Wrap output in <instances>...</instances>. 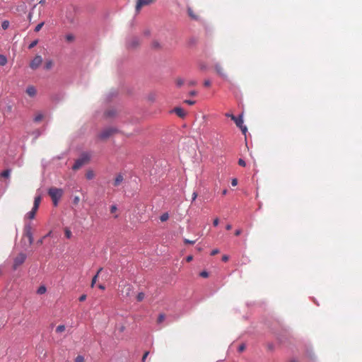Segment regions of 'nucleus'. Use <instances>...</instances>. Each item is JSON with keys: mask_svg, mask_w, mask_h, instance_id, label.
<instances>
[{"mask_svg": "<svg viewBox=\"0 0 362 362\" xmlns=\"http://www.w3.org/2000/svg\"><path fill=\"white\" fill-rule=\"evenodd\" d=\"M63 190L60 188L51 187L48 190V194L50 196L54 205L56 206L58 204L59 200L63 195Z\"/></svg>", "mask_w": 362, "mask_h": 362, "instance_id": "obj_1", "label": "nucleus"}, {"mask_svg": "<svg viewBox=\"0 0 362 362\" xmlns=\"http://www.w3.org/2000/svg\"><path fill=\"white\" fill-rule=\"evenodd\" d=\"M90 160V156L86 154V153H84L81 156V158H79L78 159H77L73 167H72V169L74 170H77L78 169H80L83 165H85L86 163H87Z\"/></svg>", "mask_w": 362, "mask_h": 362, "instance_id": "obj_2", "label": "nucleus"}, {"mask_svg": "<svg viewBox=\"0 0 362 362\" xmlns=\"http://www.w3.org/2000/svg\"><path fill=\"white\" fill-rule=\"evenodd\" d=\"M117 132V129L114 127H108L103 129L99 134V138L103 140L107 139Z\"/></svg>", "mask_w": 362, "mask_h": 362, "instance_id": "obj_3", "label": "nucleus"}, {"mask_svg": "<svg viewBox=\"0 0 362 362\" xmlns=\"http://www.w3.org/2000/svg\"><path fill=\"white\" fill-rule=\"evenodd\" d=\"M25 259H26V255L23 252L19 253L13 259V269L16 270L20 266H21L25 262Z\"/></svg>", "mask_w": 362, "mask_h": 362, "instance_id": "obj_4", "label": "nucleus"}, {"mask_svg": "<svg viewBox=\"0 0 362 362\" xmlns=\"http://www.w3.org/2000/svg\"><path fill=\"white\" fill-rule=\"evenodd\" d=\"M23 235L28 238L29 245H31L33 243V235L32 226L30 223L25 226L23 230Z\"/></svg>", "mask_w": 362, "mask_h": 362, "instance_id": "obj_5", "label": "nucleus"}, {"mask_svg": "<svg viewBox=\"0 0 362 362\" xmlns=\"http://www.w3.org/2000/svg\"><path fill=\"white\" fill-rule=\"evenodd\" d=\"M231 119L233 120L238 127H239L243 133H245L247 131V127L245 126H243V119L242 117V115H240L239 117H235L233 115H231Z\"/></svg>", "mask_w": 362, "mask_h": 362, "instance_id": "obj_6", "label": "nucleus"}, {"mask_svg": "<svg viewBox=\"0 0 362 362\" xmlns=\"http://www.w3.org/2000/svg\"><path fill=\"white\" fill-rule=\"evenodd\" d=\"M156 0H137L135 8L136 11L139 13L144 6L151 5L156 2Z\"/></svg>", "mask_w": 362, "mask_h": 362, "instance_id": "obj_7", "label": "nucleus"}, {"mask_svg": "<svg viewBox=\"0 0 362 362\" xmlns=\"http://www.w3.org/2000/svg\"><path fill=\"white\" fill-rule=\"evenodd\" d=\"M42 63V58L40 55H36L35 58L30 62V67L35 70L37 69Z\"/></svg>", "mask_w": 362, "mask_h": 362, "instance_id": "obj_8", "label": "nucleus"}, {"mask_svg": "<svg viewBox=\"0 0 362 362\" xmlns=\"http://www.w3.org/2000/svg\"><path fill=\"white\" fill-rule=\"evenodd\" d=\"M214 68L217 74H218L219 76H221V77H226V74L224 71V69L223 68V66H221V64L219 63H216L214 66Z\"/></svg>", "mask_w": 362, "mask_h": 362, "instance_id": "obj_9", "label": "nucleus"}, {"mask_svg": "<svg viewBox=\"0 0 362 362\" xmlns=\"http://www.w3.org/2000/svg\"><path fill=\"white\" fill-rule=\"evenodd\" d=\"M173 112L179 117H181V118H184L185 117V115H186L185 111L182 107H175L174 110H173Z\"/></svg>", "mask_w": 362, "mask_h": 362, "instance_id": "obj_10", "label": "nucleus"}, {"mask_svg": "<svg viewBox=\"0 0 362 362\" xmlns=\"http://www.w3.org/2000/svg\"><path fill=\"white\" fill-rule=\"evenodd\" d=\"M26 93L30 97H34L37 93V90L33 86H30L26 89Z\"/></svg>", "mask_w": 362, "mask_h": 362, "instance_id": "obj_11", "label": "nucleus"}, {"mask_svg": "<svg viewBox=\"0 0 362 362\" xmlns=\"http://www.w3.org/2000/svg\"><path fill=\"white\" fill-rule=\"evenodd\" d=\"M124 180V177L121 174H119L116 176L115 179L113 182V185L115 187H118Z\"/></svg>", "mask_w": 362, "mask_h": 362, "instance_id": "obj_12", "label": "nucleus"}, {"mask_svg": "<svg viewBox=\"0 0 362 362\" xmlns=\"http://www.w3.org/2000/svg\"><path fill=\"white\" fill-rule=\"evenodd\" d=\"M44 117H45V115L42 112H36V114L33 118V121L37 123L40 122L43 119Z\"/></svg>", "mask_w": 362, "mask_h": 362, "instance_id": "obj_13", "label": "nucleus"}, {"mask_svg": "<svg viewBox=\"0 0 362 362\" xmlns=\"http://www.w3.org/2000/svg\"><path fill=\"white\" fill-rule=\"evenodd\" d=\"M41 197L39 195V196H37L35 197V199H34V203H33V209L35 210H37L38 208H39V206L40 204V202H41Z\"/></svg>", "mask_w": 362, "mask_h": 362, "instance_id": "obj_14", "label": "nucleus"}, {"mask_svg": "<svg viewBox=\"0 0 362 362\" xmlns=\"http://www.w3.org/2000/svg\"><path fill=\"white\" fill-rule=\"evenodd\" d=\"M11 173V169H6L0 173V176L4 178H8Z\"/></svg>", "mask_w": 362, "mask_h": 362, "instance_id": "obj_15", "label": "nucleus"}, {"mask_svg": "<svg viewBox=\"0 0 362 362\" xmlns=\"http://www.w3.org/2000/svg\"><path fill=\"white\" fill-rule=\"evenodd\" d=\"M138 45H139V40L138 38L136 37H134L133 38L131 42H129V46L132 47H136Z\"/></svg>", "mask_w": 362, "mask_h": 362, "instance_id": "obj_16", "label": "nucleus"}, {"mask_svg": "<svg viewBox=\"0 0 362 362\" xmlns=\"http://www.w3.org/2000/svg\"><path fill=\"white\" fill-rule=\"evenodd\" d=\"M94 177H95V173H94V172H93V170H88V171L86 172V179H88V180H92V179H93V178H94Z\"/></svg>", "mask_w": 362, "mask_h": 362, "instance_id": "obj_17", "label": "nucleus"}, {"mask_svg": "<svg viewBox=\"0 0 362 362\" xmlns=\"http://www.w3.org/2000/svg\"><path fill=\"white\" fill-rule=\"evenodd\" d=\"M37 210H35L33 208L27 214V217L30 219H33L35 216Z\"/></svg>", "mask_w": 362, "mask_h": 362, "instance_id": "obj_18", "label": "nucleus"}, {"mask_svg": "<svg viewBox=\"0 0 362 362\" xmlns=\"http://www.w3.org/2000/svg\"><path fill=\"white\" fill-rule=\"evenodd\" d=\"M52 66H53V62L52 60H48L45 62L44 67L46 70H49L52 68Z\"/></svg>", "mask_w": 362, "mask_h": 362, "instance_id": "obj_19", "label": "nucleus"}, {"mask_svg": "<svg viewBox=\"0 0 362 362\" xmlns=\"http://www.w3.org/2000/svg\"><path fill=\"white\" fill-rule=\"evenodd\" d=\"M7 63V58L2 54H0V66H4Z\"/></svg>", "mask_w": 362, "mask_h": 362, "instance_id": "obj_20", "label": "nucleus"}, {"mask_svg": "<svg viewBox=\"0 0 362 362\" xmlns=\"http://www.w3.org/2000/svg\"><path fill=\"white\" fill-rule=\"evenodd\" d=\"M169 218V215L168 213H164L160 217V220L162 221V222H164V221H166Z\"/></svg>", "mask_w": 362, "mask_h": 362, "instance_id": "obj_21", "label": "nucleus"}, {"mask_svg": "<svg viewBox=\"0 0 362 362\" xmlns=\"http://www.w3.org/2000/svg\"><path fill=\"white\" fill-rule=\"evenodd\" d=\"M165 314L161 313L158 315L157 322L160 324V323L163 322L165 320Z\"/></svg>", "mask_w": 362, "mask_h": 362, "instance_id": "obj_22", "label": "nucleus"}, {"mask_svg": "<svg viewBox=\"0 0 362 362\" xmlns=\"http://www.w3.org/2000/svg\"><path fill=\"white\" fill-rule=\"evenodd\" d=\"M65 39L67 42H71L74 40V36L72 34H68L65 36Z\"/></svg>", "mask_w": 362, "mask_h": 362, "instance_id": "obj_23", "label": "nucleus"}, {"mask_svg": "<svg viewBox=\"0 0 362 362\" xmlns=\"http://www.w3.org/2000/svg\"><path fill=\"white\" fill-rule=\"evenodd\" d=\"M144 297H145L144 293L141 292V293H138V295L136 296V299L138 301L141 302L144 300Z\"/></svg>", "mask_w": 362, "mask_h": 362, "instance_id": "obj_24", "label": "nucleus"}, {"mask_svg": "<svg viewBox=\"0 0 362 362\" xmlns=\"http://www.w3.org/2000/svg\"><path fill=\"white\" fill-rule=\"evenodd\" d=\"M64 330H65L64 325H59L56 328V332H57V333L63 332Z\"/></svg>", "mask_w": 362, "mask_h": 362, "instance_id": "obj_25", "label": "nucleus"}, {"mask_svg": "<svg viewBox=\"0 0 362 362\" xmlns=\"http://www.w3.org/2000/svg\"><path fill=\"white\" fill-rule=\"evenodd\" d=\"M46 292V288L44 286H40L37 289L38 294H43Z\"/></svg>", "mask_w": 362, "mask_h": 362, "instance_id": "obj_26", "label": "nucleus"}, {"mask_svg": "<svg viewBox=\"0 0 362 362\" xmlns=\"http://www.w3.org/2000/svg\"><path fill=\"white\" fill-rule=\"evenodd\" d=\"M9 26V21H4L1 23V27L4 30H6Z\"/></svg>", "mask_w": 362, "mask_h": 362, "instance_id": "obj_27", "label": "nucleus"}, {"mask_svg": "<svg viewBox=\"0 0 362 362\" xmlns=\"http://www.w3.org/2000/svg\"><path fill=\"white\" fill-rule=\"evenodd\" d=\"M187 13L192 18L197 19V16L193 13V11L191 8H187Z\"/></svg>", "mask_w": 362, "mask_h": 362, "instance_id": "obj_28", "label": "nucleus"}, {"mask_svg": "<svg viewBox=\"0 0 362 362\" xmlns=\"http://www.w3.org/2000/svg\"><path fill=\"white\" fill-rule=\"evenodd\" d=\"M175 82H176L177 86H178V87L182 86L184 84V80L182 78H177Z\"/></svg>", "mask_w": 362, "mask_h": 362, "instance_id": "obj_29", "label": "nucleus"}, {"mask_svg": "<svg viewBox=\"0 0 362 362\" xmlns=\"http://www.w3.org/2000/svg\"><path fill=\"white\" fill-rule=\"evenodd\" d=\"M44 25V22H42L40 23H39L38 25H37V26L35 27V32H39L40 30V29L42 28V26Z\"/></svg>", "mask_w": 362, "mask_h": 362, "instance_id": "obj_30", "label": "nucleus"}, {"mask_svg": "<svg viewBox=\"0 0 362 362\" xmlns=\"http://www.w3.org/2000/svg\"><path fill=\"white\" fill-rule=\"evenodd\" d=\"M37 43H38V40H37L33 41V42L29 45L28 48H29V49H32V48H33L34 47H35V46L37 45Z\"/></svg>", "mask_w": 362, "mask_h": 362, "instance_id": "obj_31", "label": "nucleus"}, {"mask_svg": "<svg viewBox=\"0 0 362 362\" xmlns=\"http://www.w3.org/2000/svg\"><path fill=\"white\" fill-rule=\"evenodd\" d=\"M75 362H84V358L82 356H78L75 358Z\"/></svg>", "mask_w": 362, "mask_h": 362, "instance_id": "obj_32", "label": "nucleus"}, {"mask_svg": "<svg viewBox=\"0 0 362 362\" xmlns=\"http://www.w3.org/2000/svg\"><path fill=\"white\" fill-rule=\"evenodd\" d=\"M152 47H153V48H155V49H158V48H160V44H159V42H157V41H154V42H153V43H152Z\"/></svg>", "mask_w": 362, "mask_h": 362, "instance_id": "obj_33", "label": "nucleus"}, {"mask_svg": "<svg viewBox=\"0 0 362 362\" xmlns=\"http://www.w3.org/2000/svg\"><path fill=\"white\" fill-rule=\"evenodd\" d=\"M98 274H95V275L93 276V279H92V281H91V285H90L92 288L95 286V282H96V281H97V279H98Z\"/></svg>", "mask_w": 362, "mask_h": 362, "instance_id": "obj_34", "label": "nucleus"}, {"mask_svg": "<svg viewBox=\"0 0 362 362\" xmlns=\"http://www.w3.org/2000/svg\"><path fill=\"white\" fill-rule=\"evenodd\" d=\"M184 243L185 244L194 245L196 243V240H189L185 238V239H184Z\"/></svg>", "mask_w": 362, "mask_h": 362, "instance_id": "obj_35", "label": "nucleus"}, {"mask_svg": "<svg viewBox=\"0 0 362 362\" xmlns=\"http://www.w3.org/2000/svg\"><path fill=\"white\" fill-rule=\"evenodd\" d=\"M238 164L240 165V166H243V167H245L246 165V163L244 160H243L242 158H240L238 160Z\"/></svg>", "mask_w": 362, "mask_h": 362, "instance_id": "obj_36", "label": "nucleus"}, {"mask_svg": "<svg viewBox=\"0 0 362 362\" xmlns=\"http://www.w3.org/2000/svg\"><path fill=\"white\" fill-rule=\"evenodd\" d=\"M184 103L187 104V105H192L195 103V101L194 100H184Z\"/></svg>", "mask_w": 362, "mask_h": 362, "instance_id": "obj_37", "label": "nucleus"}, {"mask_svg": "<svg viewBox=\"0 0 362 362\" xmlns=\"http://www.w3.org/2000/svg\"><path fill=\"white\" fill-rule=\"evenodd\" d=\"M200 276L204 278H206L209 276V273L206 271H203L200 273Z\"/></svg>", "mask_w": 362, "mask_h": 362, "instance_id": "obj_38", "label": "nucleus"}, {"mask_svg": "<svg viewBox=\"0 0 362 362\" xmlns=\"http://www.w3.org/2000/svg\"><path fill=\"white\" fill-rule=\"evenodd\" d=\"M245 345L243 344L240 345L239 347H238V351L239 352H243V351H245Z\"/></svg>", "mask_w": 362, "mask_h": 362, "instance_id": "obj_39", "label": "nucleus"}, {"mask_svg": "<svg viewBox=\"0 0 362 362\" xmlns=\"http://www.w3.org/2000/svg\"><path fill=\"white\" fill-rule=\"evenodd\" d=\"M204 86L206 87H209L211 86V81L209 80H205L204 81Z\"/></svg>", "mask_w": 362, "mask_h": 362, "instance_id": "obj_40", "label": "nucleus"}, {"mask_svg": "<svg viewBox=\"0 0 362 362\" xmlns=\"http://www.w3.org/2000/svg\"><path fill=\"white\" fill-rule=\"evenodd\" d=\"M65 235H66V237L67 238H71V232L70 230H66L65 231Z\"/></svg>", "mask_w": 362, "mask_h": 362, "instance_id": "obj_41", "label": "nucleus"}, {"mask_svg": "<svg viewBox=\"0 0 362 362\" xmlns=\"http://www.w3.org/2000/svg\"><path fill=\"white\" fill-rule=\"evenodd\" d=\"M232 186L235 187L238 185V180L236 178H233L231 181Z\"/></svg>", "mask_w": 362, "mask_h": 362, "instance_id": "obj_42", "label": "nucleus"}, {"mask_svg": "<svg viewBox=\"0 0 362 362\" xmlns=\"http://www.w3.org/2000/svg\"><path fill=\"white\" fill-rule=\"evenodd\" d=\"M219 252V250L218 249H214L211 251V255L214 256L217 255Z\"/></svg>", "mask_w": 362, "mask_h": 362, "instance_id": "obj_43", "label": "nucleus"}, {"mask_svg": "<svg viewBox=\"0 0 362 362\" xmlns=\"http://www.w3.org/2000/svg\"><path fill=\"white\" fill-rule=\"evenodd\" d=\"M218 223H219V219L218 218H216L214 221H213V225L214 226H217L218 225Z\"/></svg>", "mask_w": 362, "mask_h": 362, "instance_id": "obj_44", "label": "nucleus"}, {"mask_svg": "<svg viewBox=\"0 0 362 362\" xmlns=\"http://www.w3.org/2000/svg\"><path fill=\"white\" fill-rule=\"evenodd\" d=\"M117 206L115 205H113L110 208V212L111 213H115L117 211Z\"/></svg>", "mask_w": 362, "mask_h": 362, "instance_id": "obj_45", "label": "nucleus"}, {"mask_svg": "<svg viewBox=\"0 0 362 362\" xmlns=\"http://www.w3.org/2000/svg\"><path fill=\"white\" fill-rule=\"evenodd\" d=\"M188 85L189 86H196L197 85V81H189Z\"/></svg>", "mask_w": 362, "mask_h": 362, "instance_id": "obj_46", "label": "nucleus"}, {"mask_svg": "<svg viewBox=\"0 0 362 362\" xmlns=\"http://www.w3.org/2000/svg\"><path fill=\"white\" fill-rule=\"evenodd\" d=\"M132 291V286L131 285L128 284L127 285V295L129 294V292Z\"/></svg>", "mask_w": 362, "mask_h": 362, "instance_id": "obj_47", "label": "nucleus"}, {"mask_svg": "<svg viewBox=\"0 0 362 362\" xmlns=\"http://www.w3.org/2000/svg\"><path fill=\"white\" fill-rule=\"evenodd\" d=\"M86 299V295H85V294H83L79 297V300L81 302L84 301Z\"/></svg>", "mask_w": 362, "mask_h": 362, "instance_id": "obj_48", "label": "nucleus"}, {"mask_svg": "<svg viewBox=\"0 0 362 362\" xmlns=\"http://www.w3.org/2000/svg\"><path fill=\"white\" fill-rule=\"evenodd\" d=\"M79 201H80L79 197H75L74 199V204H78Z\"/></svg>", "mask_w": 362, "mask_h": 362, "instance_id": "obj_49", "label": "nucleus"}, {"mask_svg": "<svg viewBox=\"0 0 362 362\" xmlns=\"http://www.w3.org/2000/svg\"><path fill=\"white\" fill-rule=\"evenodd\" d=\"M242 233L241 229H238L235 231V235L238 236Z\"/></svg>", "mask_w": 362, "mask_h": 362, "instance_id": "obj_50", "label": "nucleus"}, {"mask_svg": "<svg viewBox=\"0 0 362 362\" xmlns=\"http://www.w3.org/2000/svg\"><path fill=\"white\" fill-rule=\"evenodd\" d=\"M46 238V236H44L42 238H41V239L38 240L37 241V245H42V244L43 243V240H44V238Z\"/></svg>", "mask_w": 362, "mask_h": 362, "instance_id": "obj_51", "label": "nucleus"}, {"mask_svg": "<svg viewBox=\"0 0 362 362\" xmlns=\"http://www.w3.org/2000/svg\"><path fill=\"white\" fill-rule=\"evenodd\" d=\"M149 352L148 351H146L144 353L143 357H142V361H144L146 360V358H147Z\"/></svg>", "mask_w": 362, "mask_h": 362, "instance_id": "obj_52", "label": "nucleus"}, {"mask_svg": "<svg viewBox=\"0 0 362 362\" xmlns=\"http://www.w3.org/2000/svg\"><path fill=\"white\" fill-rule=\"evenodd\" d=\"M197 91H195V90H192V91H190V92L189 93V95H191V96H194V95H197Z\"/></svg>", "mask_w": 362, "mask_h": 362, "instance_id": "obj_53", "label": "nucleus"}, {"mask_svg": "<svg viewBox=\"0 0 362 362\" xmlns=\"http://www.w3.org/2000/svg\"><path fill=\"white\" fill-rule=\"evenodd\" d=\"M222 260H223V262H227V261L228 260V256H227V255H223V256L222 257Z\"/></svg>", "mask_w": 362, "mask_h": 362, "instance_id": "obj_54", "label": "nucleus"}, {"mask_svg": "<svg viewBox=\"0 0 362 362\" xmlns=\"http://www.w3.org/2000/svg\"><path fill=\"white\" fill-rule=\"evenodd\" d=\"M6 109H7V110H6V111H7L8 112H11V110H12V106H11V105H8V106H7V107H6Z\"/></svg>", "mask_w": 362, "mask_h": 362, "instance_id": "obj_55", "label": "nucleus"}, {"mask_svg": "<svg viewBox=\"0 0 362 362\" xmlns=\"http://www.w3.org/2000/svg\"><path fill=\"white\" fill-rule=\"evenodd\" d=\"M192 258H193L192 256L189 255V256L187 257L186 260H187V262H189L192 260Z\"/></svg>", "mask_w": 362, "mask_h": 362, "instance_id": "obj_56", "label": "nucleus"}, {"mask_svg": "<svg viewBox=\"0 0 362 362\" xmlns=\"http://www.w3.org/2000/svg\"><path fill=\"white\" fill-rule=\"evenodd\" d=\"M197 194L196 192H194L193 194H192V200H195V199L197 198Z\"/></svg>", "mask_w": 362, "mask_h": 362, "instance_id": "obj_57", "label": "nucleus"}, {"mask_svg": "<svg viewBox=\"0 0 362 362\" xmlns=\"http://www.w3.org/2000/svg\"><path fill=\"white\" fill-rule=\"evenodd\" d=\"M98 288L100 289H101V290H105V287L103 285H102V284H99L98 285Z\"/></svg>", "mask_w": 362, "mask_h": 362, "instance_id": "obj_58", "label": "nucleus"}, {"mask_svg": "<svg viewBox=\"0 0 362 362\" xmlns=\"http://www.w3.org/2000/svg\"><path fill=\"white\" fill-rule=\"evenodd\" d=\"M226 230H230L232 228V226L230 224H228L226 227Z\"/></svg>", "mask_w": 362, "mask_h": 362, "instance_id": "obj_59", "label": "nucleus"}, {"mask_svg": "<svg viewBox=\"0 0 362 362\" xmlns=\"http://www.w3.org/2000/svg\"><path fill=\"white\" fill-rule=\"evenodd\" d=\"M102 270H103V268H102V267H100V268L98 269V272H97V274H98V276H99V274L102 272Z\"/></svg>", "mask_w": 362, "mask_h": 362, "instance_id": "obj_60", "label": "nucleus"}, {"mask_svg": "<svg viewBox=\"0 0 362 362\" xmlns=\"http://www.w3.org/2000/svg\"><path fill=\"white\" fill-rule=\"evenodd\" d=\"M226 194H227V189H224V190H223V192H222V194H223V195H226Z\"/></svg>", "mask_w": 362, "mask_h": 362, "instance_id": "obj_61", "label": "nucleus"}, {"mask_svg": "<svg viewBox=\"0 0 362 362\" xmlns=\"http://www.w3.org/2000/svg\"><path fill=\"white\" fill-rule=\"evenodd\" d=\"M231 115L232 114L226 113V116L228 117H230L231 118Z\"/></svg>", "mask_w": 362, "mask_h": 362, "instance_id": "obj_62", "label": "nucleus"}, {"mask_svg": "<svg viewBox=\"0 0 362 362\" xmlns=\"http://www.w3.org/2000/svg\"><path fill=\"white\" fill-rule=\"evenodd\" d=\"M289 362H298V361L296 359H293V360H291Z\"/></svg>", "mask_w": 362, "mask_h": 362, "instance_id": "obj_63", "label": "nucleus"}, {"mask_svg": "<svg viewBox=\"0 0 362 362\" xmlns=\"http://www.w3.org/2000/svg\"><path fill=\"white\" fill-rule=\"evenodd\" d=\"M201 69H205V66H202V67H201Z\"/></svg>", "mask_w": 362, "mask_h": 362, "instance_id": "obj_64", "label": "nucleus"}]
</instances>
